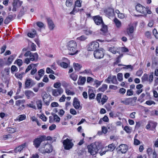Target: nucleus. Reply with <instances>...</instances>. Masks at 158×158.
Instances as JSON below:
<instances>
[{
	"mask_svg": "<svg viewBox=\"0 0 158 158\" xmlns=\"http://www.w3.org/2000/svg\"><path fill=\"white\" fill-rule=\"evenodd\" d=\"M101 143L98 142H95L87 146L88 152L92 155L96 154L98 150L101 147Z\"/></svg>",
	"mask_w": 158,
	"mask_h": 158,
	"instance_id": "f257e3e1",
	"label": "nucleus"
},
{
	"mask_svg": "<svg viewBox=\"0 0 158 158\" xmlns=\"http://www.w3.org/2000/svg\"><path fill=\"white\" fill-rule=\"evenodd\" d=\"M67 47L70 55H73L77 54L79 51L77 49V45L75 41L71 40L67 44Z\"/></svg>",
	"mask_w": 158,
	"mask_h": 158,
	"instance_id": "f03ea898",
	"label": "nucleus"
},
{
	"mask_svg": "<svg viewBox=\"0 0 158 158\" xmlns=\"http://www.w3.org/2000/svg\"><path fill=\"white\" fill-rule=\"evenodd\" d=\"M39 150L42 153H50L52 151V148L50 144L46 143L42 145Z\"/></svg>",
	"mask_w": 158,
	"mask_h": 158,
	"instance_id": "7ed1b4c3",
	"label": "nucleus"
},
{
	"mask_svg": "<svg viewBox=\"0 0 158 158\" xmlns=\"http://www.w3.org/2000/svg\"><path fill=\"white\" fill-rule=\"evenodd\" d=\"M24 56L25 57L24 60V62L27 64H28L31 61L30 60L31 58V52L30 51H27L24 54H21L19 56V57L20 58H23Z\"/></svg>",
	"mask_w": 158,
	"mask_h": 158,
	"instance_id": "20e7f679",
	"label": "nucleus"
},
{
	"mask_svg": "<svg viewBox=\"0 0 158 158\" xmlns=\"http://www.w3.org/2000/svg\"><path fill=\"white\" fill-rule=\"evenodd\" d=\"M108 99V98L105 95H102L101 94H98L96 97V99L98 103H101L102 105H103L106 102Z\"/></svg>",
	"mask_w": 158,
	"mask_h": 158,
	"instance_id": "39448f33",
	"label": "nucleus"
},
{
	"mask_svg": "<svg viewBox=\"0 0 158 158\" xmlns=\"http://www.w3.org/2000/svg\"><path fill=\"white\" fill-rule=\"evenodd\" d=\"M63 143L64 149L67 150L71 149L74 145L72 140L68 138L64 140L63 142Z\"/></svg>",
	"mask_w": 158,
	"mask_h": 158,
	"instance_id": "423d86ee",
	"label": "nucleus"
},
{
	"mask_svg": "<svg viewBox=\"0 0 158 158\" xmlns=\"http://www.w3.org/2000/svg\"><path fill=\"white\" fill-rule=\"evenodd\" d=\"M45 137L44 136H40L35 139L33 141V145L36 148H38L41 143L45 139Z\"/></svg>",
	"mask_w": 158,
	"mask_h": 158,
	"instance_id": "0eeeda50",
	"label": "nucleus"
},
{
	"mask_svg": "<svg viewBox=\"0 0 158 158\" xmlns=\"http://www.w3.org/2000/svg\"><path fill=\"white\" fill-rule=\"evenodd\" d=\"M99 47V44L96 41H93L89 44L87 47V49L89 51H93L98 48Z\"/></svg>",
	"mask_w": 158,
	"mask_h": 158,
	"instance_id": "6e6552de",
	"label": "nucleus"
},
{
	"mask_svg": "<svg viewBox=\"0 0 158 158\" xmlns=\"http://www.w3.org/2000/svg\"><path fill=\"white\" fill-rule=\"evenodd\" d=\"M136 27V25L133 23H131L128 25L126 29V31L128 35H131L134 32Z\"/></svg>",
	"mask_w": 158,
	"mask_h": 158,
	"instance_id": "1a4fd4ad",
	"label": "nucleus"
},
{
	"mask_svg": "<svg viewBox=\"0 0 158 158\" xmlns=\"http://www.w3.org/2000/svg\"><path fill=\"white\" fill-rule=\"evenodd\" d=\"M105 81L107 83H111L115 84H117L118 83L115 76L109 75L108 78L105 80Z\"/></svg>",
	"mask_w": 158,
	"mask_h": 158,
	"instance_id": "9d476101",
	"label": "nucleus"
},
{
	"mask_svg": "<svg viewBox=\"0 0 158 158\" xmlns=\"http://www.w3.org/2000/svg\"><path fill=\"white\" fill-rule=\"evenodd\" d=\"M135 9L138 12L146 15V8L141 5L139 4H137L135 6Z\"/></svg>",
	"mask_w": 158,
	"mask_h": 158,
	"instance_id": "9b49d317",
	"label": "nucleus"
},
{
	"mask_svg": "<svg viewBox=\"0 0 158 158\" xmlns=\"http://www.w3.org/2000/svg\"><path fill=\"white\" fill-rule=\"evenodd\" d=\"M94 57L97 59H101L104 56V52L102 49L97 50L94 52Z\"/></svg>",
	"mask_w": 158,
	"mask_h": 158,
	"instance_id": "f8f14e48",
	"label": "nucleus"
},
{
	"mask_svg": "<svg viewBox=\"0 0 158 158\" xmlns=\"http://www.w3.org/2000/svg\"><path fill=\"white\" fill-rule=\"evenodd\" d=\"M64 92V90L61 88L57 89H53L52 90V94L53 96L57 97L60 95Z\"/></svg>",
	"mask_w": 158,
	"mask_h": 158,
	"instance_id": "ddd939ff",
	"label": "nucleus"
},
{
	"mask_svg": "<svg viewBox=\"0 0 158 158\" xmlns=\"http://www.w3.org/2000/svg\"><path fill=\"white\" fill-rule=\"evenodd\" d=\"M115 148V146L114 144L113 143L110 144L108 146L105 147V148L106 150L102 152H101L100 155L102 156L105 154L106 152L108 151H112Z\"/></svg>",
	"mask_w": 158,
	"mask_h": 158,
	"instance_id": "4468645a",
	"label": "nucleus"
},
{
	"mask_svg": "<svg viewBox=\"0 0 158 158\" xmlns=\"http://www.w3.org/2000/svg\"><path fill=\"white\" fill-rule=\"evenodd\" d=\"M35 83L31 79H27L25 82V88H30L35 85Z\"/></svg>",
	"mask_w": 158,
	"mask_h": 158,
	"instance_id": "2eb2a0df",
	"label": "nucleus"
},
{
	"mask_svg": "<svg viewBox=\"0 0 158 158\" xmlns=\"http://www.w3.org/2000/svg\"><path fill=\"white\" fill-rule=\"evenodd\" d=\"M117 149L118 151L122 153H126L128 149V147L127 145L124 144H121L118 147Z\"/></svg>",
	"mask_w": 158,
	"mask_h": 158,
	"instance_id": "dca6fc26",
	"label": "nucleus"
},
{
	"mask_svg": "<svg viewBox=\"0 0 158 158\" xmlns=\"http://www.w3.org/2000/svg\"><path fill=\"white\" fill-rule=\"evenodd\" d=\"M73 103V106L76 109H81L82 107L80 105V102L77 98H74Z\"/></svg>",
	"mask_w": 158,
	"mask_h": 158,
	"instance_id": "f3484780",
	"label": "nucleus"
},
{
	"mask_svg": "<svg viewBox=\"0 0 158 158\" xmlns=\"http://www.w3.org/2000/svg\"><path fill=\"white\" fill-rule=\"evenodd\" d=\"M157 125L156 123L149 122L146 126V128L149 130H153L155 128Z\"/></svg>",
	"mask_w": 158,
	"mask_h": 158,
	"instance_id": "a211bd4d",
	"label": "nucleus"
},
{
	"mask_svg": "<svg viewBox=\"0 0 158 158\" xmlns=\"http://www.w3.org/2000/svg\"><path fill=\"white\" fill-rule=\"evenodd\" d=\"M93 18L95 23L97 25H99L103 23L102 18L99 16H94Z\"/></svg>",
	"mask_w": 158,
	"mask_h": 158,
	"instance_id": "6ab92c4d",
	"label": "nucleus"
},
{
	"mask_svg": "<svg viewBox=\"0 0 158 158\" xmlns=\"http://www.w3.org/2000/svg\"><path fill=\"white\" fill-rule=\"evenodd\" d=\"M38 75L35 76V78L37 81H39L42 77L44 75V71L43 69L39 70L38 72Z\"/></svg>",
	"mask_w": 158,
	"mask_h": 158,
	"instance_id": "aec40b11",
	"label": "nucleus"
},
{
	"mask_svg": "<svg viewBox=\"0 0 158 158\" xmlns=\"http://www.w3.org/2000/svg\"><path fill=\"white\" fill-rule=\"evenodd\" d=\"M47 19L48 28L49 30H53L55 27V25L51 19L50 18H48Z\"/></svg>",
	"mask_w": 158,
	"mask_h": 158,
	"instance_id": "412c9836",
	"label": "nucleus"
},
{
	"mask_svg": "<svg viewBox=\"0 0 158 158\" xmlns=\"http://www.w3.org/2000/svg\"><path fill=\"white\" fill-rule=\"evenodd\" d=\"M86 81L85 77L80 76L77 81V83L79 85H83Z\"/></svg>",
	"mask_w": 158,
	"mask_h": 158,
	"instance_id": "4be33fe9",
	"label": "nucleus"
},
{
	"mask_svg": "<svg viewBox=\"0 0 158 158\" xmlns=\"http://www.w3.org/2000/svg\"><path fill=\"white\" fill-rule=\"evenodd\" d=\"M27 146L26 143H24L21 145L17 147L15 149V152H20L23 149Z\"/></svg>",
	"mask_w": 158,
	"mask_h": 158,
	"instance_id": "5701e85b",
	"label": "nucleus"
},
{
	"mask_svg": "<svg viewBox=\"0 0 158 158\" xmlns=\"http://www.w3.org/2000/svg\"><path fill=\"white\" fill-rule=\"evenodd\" d=\"M31 61H37L38 59L39 55L37 53H32L31 52Z\"/></svg>",
	"mask_w": 158,
	"mask_h": 158,
	"instance_id": "b1692460",
	"label": "nucleus"
},
{
	"mask_svg": "<svg viewBox=\"0 0 158 158\" xmlns=\"http://www.w3.org/2000/svg\"><path fill=\"white\" fill-rule=\"evenodd\" d=\"M24 94L25 95L28 97V99L31 97H34L35 95V94L33 92L29 90L25 91Z\"/></svg>",
	"mask_w": 158,
	"mask_h": 158,
	"instance_id": "393cba45",
	"label": "nucleus"
},
{
	"mask_svg": "<svg viewBox=\"0 0 158 158\" xmlns=\"http://www.w3.org/2000/svg\"><path fill=\"white\" fill-rule=\"evenodd\" d=\"M104 12L107 16L112 15L114 13V10L111 8H108L105 10Z\"/></svg>",
	"mask_w": 158,
	"mask_h": 158,
	"instance_id": "a878e982",
	"label": "nucleus"
},
{
	"mask_svg": "<svg viewBox=\"0 0 158 158\" xmlns=\"http://www.w3.org/2000/svg\"><path fill=\"white\" fill-rule=\"evenodd\" d=\"M132 101V98H126L124 100H122L121 102L125 104L126 105H129Z\"/></svg>",
	"mask_w": 158,
	"mask_h": 158,
	"instance_id": "bb28decb",
	"label": "nucleus"
},
{
	"mask_svg": "<svg viewBox=\"0 0 158 158\" xmlns=\"http://www.w3.org/2000/svg\"><path fill=\"white\" fill-rule=\"evenodd\" d=\"M114 22L117 28H120L122 27L121 22L117 18H115L114 20Z\"/></svg>",
	"mask_w": 158,
	"mask_h": 158,
	"instance_id": "cd10ccee",
	"label": "nucleus"
},
{
	"mask_svg": "<svg viewBox=\"0 0 158 158\" xmlns=\"http://www.w3.org/2000/svg\"><path fill=\"white\" fill-rule=\"evenodd\" d=\"M23 3V2L19 0H14L12 4L15 5L17 8L20 6Z\"/></svg>",
	"mask_w": 158,
	"mask_h": 158,
	"instance_id": "c85d7f7f",
	"label": "nucleus"
},
{
	"mask_svg": "<svg viewBox=\"0 0 158 158\" xmlns=\"http://www.w3.org/2000/svg\"><path fill=\"white\" fill-rule=\"evenodd\" d=\"M66 60H67L66 61L67 63H65L64 62H62L60 63V65L64 68H66L68 67L69 64L70 62L66 58Z\"/></svg>",
	"mask_w": 158,
	"mask_h": 158,
	"instance_id": "c756f323",
	"label": "nucleus"
},
{
	"mask_svg": "<svg viewBox=\"0 0 158 158\" xmlns=\"http://www.w3.org/2000/svg\"><path fill=\"white\" fill-rule=\"evenodd\" d=\"M102 27L101 29V31H102L101 33L103 34H104L107 31V26L104 24L103 23H102Z\"/></svg>",
	"mask_w": 158,
	"mask_h": 158,
	"instance_id": "7c9ffc66",
	"label": "nucleus"
},
{
	"mask_svg": "<svg viewBox=\"0 0 158 158\" xmlns=\"http://www.w3.org/2000/svg\"><path fill=\"white\" fill-rule=\"evenodd\" d=\"M36 105L38 109L41 110L42 107V102L41 100H38L36 102Z\"/></svg>",
	"mask_w": 158,
	"mask_h": 158,
	"instance_id": "2f4dec72",
	"label": "nucleus"
},
{
	"mask_svg": "<svg viewBox=\"0 0 158 158\" xmlns=\"http://www.w3.org/2000/svg\"><path fill=\"white\" fill-rule=\"evenodd\" d=\"M26 118V115L24 114L20 115L16 118L15 120H18L19 122H20L25 119Z\"/></svg>",
	"mask_w": 158,
	"mask_h": 158,
	"instance_id": "473e14b6",
	"label": "nucleus"
},
{
	"mask_svg": "<svg viewBox=\"0 0 158 158\" xmlns=\"http://www.w3.org/2000/svg\"><path fill=\"white\" fill-rule=\"evenodd\" d=\"M73 67L76 70L79 71L82 68V66L78 63H74L73 64Z\"/></svg>",
	"mask_w": 158,
	"mask_h": 158,
	"instance_id": "72a5a7b5",
	"label": "nucleus"
},
{
	"mask_svg": "<svg viewBox=\"0 0 158 158\" xmlns=\"http://www.w3.org/2000/svg\"><path fill=\"white\" fill-rule=\"evenodd\" d=\"M38 64H31L30 65H29L27 69H26L25 70V73H27L30 70L32 69L33 68L34 66H37Z\"/></svg>",
	"mask_w": 158,
	"mask_h": 158,
	"instance_id": "f704fd0d",
	"label": "nucleus"
},
{
	"mask_svg": "<svg viewBox=\"0 0 158 158\" xmlns=\"http://www.w3.org/2000/svg\"><path fill=\"white\" fill-rule=\"evenodd\" d=\"M81 73L84 74L89 75L92 74V72L91 69H88L84 70Z\"/></svg>",
	"mask_w": 158,
	"mask_h": 158,
	"instance_id": "c9c22d12",
	"label": "nucleus"
},
{
	"mask_svg": "<svg viewBox=\"0 0 158 158\" xmlns=\"http://www.w3.org/2000/svg\"><path fill=\"white\" fill-rule=\"evenodd\" d=\"M73 4V0H67L66 5L67 7H71Z\"/></svg>",
	"mask_w": 158,
	"mask_h": 158,
	"instance_id": "e433bc0d",
	"label": "nucleus"
},
{
	"mask_svg": "<svg viewBox=\"0 0 158 158\" xmlns=\"http://www.w3.org/2000/svg\"><path fill=\"white\" fill-rule=\"evenodd\" d=\"M107 85L106 84L103 85L102 86L99 88V90L100 91L104 92L107 89Z\"/></svg>",
	"mask_w": 158,
	"mask_h": 158,
	"instance_id": "4c0bfd02",
	"label": "nucleus"
},
{
	"mask_svg": "<svg viewBox=\"0 0 158 158\" xmlns=\"http://www.w3.org/2000/svg\"><path fill=\"white\" fill-rule=\"evenodd\" d=\"M142 81L143 82H145L146 81H148V75L147 73L144 74L143 77H142Z\"/></svg>",
	"mask_w": 158,
	"mask_h": 158,
	"instance_id": "58836bf2",
	"label": "nucleus"
},
{
	"mask_svg": "<svg viewBox=\"0 0 158 158\" xmlns=\"http://www.w3.org/2000/svg\"><path fill=\"white\" fill-rule=\"evenodd\" d=\"M65 92L67 95H73L75 94L74 92L70 91L67 88L65 89Z\"/></svg>",
	"mask_w": 158,
	"mask_h": 158,
	"instance_id": "ea45409f",
	"label": "nucleus"
},
{
	"mask_svg": "<svg viewBox=\"0 0 158 158\" xmlns=\"http://www.w3.org/2000/svg\"><path fill=\"white\" fill-rule=\"evenodd\" d=\"M41 96L42 97L43 101H44V100L48 98V95L46 92L44 91L42 92Z\"/></svg>",
	"mask_w": 158,
	"mask_h": 158,
	"instance_id": "a19ab883",
	"label": "nucleus"
},
{
	"mask_svg": "<svg viewBox=\"0 0 158 158\" xmlns=\"http://www.w3.org/2000/svg\"><path fill=\"white\" fill-rule=\"evenodd\" d=\"M60 120V118L56 114H55L53 115V120L56 123H58Z\"/></svg>",
	"mask_w": 158,
	"mask_h": 158,
	"instance_id": "79ce46f5",
	"label": "nucleus"
},
{
	"mask_svg": "<svg viewBox=\"0 0 158 158\" xmlns=\"http://www.w3.org/2000/svg\"><path fill=\"white\" fill-rule=\"evenodd\" d=\"M27 106L33 109L36 110V107L34 104V103L33 102H31L30 103L27 104Z\"/></svg>",
	"mask_w": 158,
	"mask_h": 158,
	"instance_id": "37998d69",
	"label": "nucleus"
},
{
	"mask_svg": "<svg viewBox=\"0 0 158 158\" xmlns=\"http://www.w3.org/2000/svg\"><path fill=\"white\" fill-rule=\"evenodd\" d=\"M109 51L113 54H115L117 52V49L116 48L113 47L110 48Z\"/></svg>",
	"mask_w": 158,
	"mask_h": 158,
	"instance_id": "c03bdc74",
	"label": "nucleus"
},
{
	"mask_svg": "<svg viewBox=\"0 0 158 158\" xmlns=\"http://www.w3.org/2000/svg\"><path fill=\"white\" fill-rule=\"evenodd\" d=\"M77 75L74 74L72 73L70 75V77L74 81H76L77 78Z\"/></svg>",
	"mask_w": 158,
	"mask_h": 158,
	"instance_id": "a18cd8bd",
	"label": "nucleus"
},
{
	"mask_svg": "<svg viewBox=\"0 0 158 158\" xmlns=\"http://www.w3.org/2000/svg\"><path fill=\"white\" fill-rule=\"evenodd\" d=\"M87 39V37L85 35H82L79 37L77 38V40L81 41L85 40Z\"/></svg>",
	"mask_w": 158,
	"mask_h": 158,
	"instance_id": "49530a36",
	"label": "nucleus"
},
{
	"mask_svg": "<svg viewBox=\"0 0 158 158\" xmlns=\"http://www.w3.org/2000/svg\"><path fill=\"white\" fill-rule=\"evenodd\" d=\"M124 130L127 133H130L132 130V128L128 126H125Z\"/></svg>",
	"mask_w": 158,
	"mask_h": 158,
	"instance_id": "de8ad7c7",
	"label": "nucleus"
},
{
	"mask_svg": "<svg viewBox=\"0 0 158 158\" xmlns=\"http://www.w3.org/2000/svg\"><path fill=\"white\" fill-rule=\"evenodd\" d=\"M24 74V73L23 72L21 73H17L15 74V76L17 78L21 79L23 77V75Z\"/></svg>",
	"mask_w": 158,
	"mask_h": 158,
	"instance_id": "09e8293b",
	"label": "nucleus"
},
{
	"mask_svg": "<svg viewBox=\"0 0 158 158\" xmlns=\"http://www.w3.org/2000/svg\"><path fill=\"white\" fill-rule=\"evenodd\" d=\"M82 2V1L80 0H77L75 2L74 7H81Z\"/></svg>",
	"mask_w": 158,
	"mask_h": 158,
	"instance_id": "8fccbe9b",
	"label": "nucleus"
},
{
	"mask_svg": "<svg viewBox=\"0 0 158 158\" xmlns=\"http://www.w3.org/2000/svg\"><path fill=\"white\" fill-rule=\"evenodd\" d=\"M79 10V9H77L75 7H74L73 10L70 13V14L75 15Z\"/></svg>",
	"mask_w": 158,
	"mask_h": 158,
	"instance_id": "3c124183",
	"label": "nucleus"
},
{
	"mask_svg": "<svg viewBox=\"0 0 158 158\" xmlns=\"http://www.w3.org/2000/svg\"><path fill=\"white\" fill-rule=\"evenodd\" d=\"M25 101L24 100H17L15 102V104L17 106H20L21 104H23L24 103Z\"/></svg>",
	"mask_w": 158,
	"mask_h": 158,
	"instance_id": "603ef678",
	"label": "nucleus"
},
{
	"mask_svg": "<svg viewBox=\"0 0 158 158\" xmlns=\"http://www.w3.org/2000/svg\"><path fill=\"white\" fill-rule=\"evenodd\" d=\"M37 66H35L33 67L32 69V70L31 71L30 74L31 75H34L36 72L37 70L36 69V67Z\"/></svg>",
	"mask_w": 158,
	"mask_h": 158,
	"instance_id": "864d4df0",
	"label": "nucleus"
},
{
	"mask_svg": "<svg viewBox=\"0 0 158 158\" xmlns=\"http://www.w3.org/2000/svg\"><path fill=\"white\" fill-rule=\"evenodd\" d=\"M153 72L151 73L149 76H148V81H149L150 83L152 82L153 81Z\"/></svg>",
	"mask_w": 158,
	"mask_h": 158,
	"instance_id": "5fc2aeb1",
	"label": "nucleus"
},
{
	"mask_svg": "<svg viewBox=\"0 0 158 158\" xmlns=\"http://www.w3.org/2000/svg\"><path fill=\"white\" fill-rule=\"evenodd\" d=\"M117 78L118 80L119 81H121L123 79V75L122 73H119L117 74Z\"/></svg>",
	"mask_w": 158,
	"mask_h": 158,
	"instance_id": "6e6d98bb",
	"label": "nucleus"
},
{
	"mask_svg": "<svg viewBox=\"0 0 158 158\" xmlns=\"http://www.w3.org/2000/svg\"><path fill=\"white\" fill-rule=\"evenodd\" d=\"M15 63L17 64L19 66H21L23 64V61L21 59H18L15 60Z\"/></svg>",
	"mask_w": 158,
	"mask_h": 158,
	"instance_id": "4d7b16f0",
	"label": "nucleus"
},
{
	"mask_svg": "<svg viewBox=\"0 0 158 158\" xmlns=\"http://www.w3.org/2000/svg\"><path fill=\"white\" fill-rule=\"evenodd\" d=\"M46 72L48 74L51 73L54 74L55 72L51 69L49 67H47L46 70Z\"/></svg>",
	"mask_w": 158,
	"mask_h": 158,
	"instance_id": "13d9d810",
	"label": "nucleus"
},
{
	"mask_svg": "<svg viewBox=\"0 0 158 158\" xmlns=\"http://www.w3.org/2000/svg\"><path fill=\"white\" fill-rule=\"evenodd\" d=\"M124 68L129 69L130 71H132L134 67L131 65H125Z\"/></svg>",
	"mask_w": 158,
	"mask_h": 158,
	"instance_id": "bf43d9fd",
	"label": "nucleus"
},
{
	"mask_svg": "<svg viewBox=\"0 0 158 158\" xmlns=\"http://www.w3.org/2000/svg\"><path fill=\"white\" fill-rule=\"evenodd\" d=\"M61 86L60 82H57L54 84L53 86L55 88H59Z\"/></svg>",
	"mask_w": 158,
	"mask_h": 158,
	"instance_id": "052dcab7",
	"label": "nucleus"
},
{
	"mask_svg": "<svg viewBox=\"0 0 158 158\" xmlns=\"http://www.w3.org/2000/svg\"><path fill=\"white\" fill-rule=\"evenodd\" d=\"M89 98L90 99H93L95 97V94L93 93H90V92L89 93Z\"/></svg>",
	"mask_w": 158,
	"mask_h": 158,
	"instance_id": "680f3d73",
	"label": "nucleus"
},
{
	"mask_svg": "<svg viewBox=\"0 0 158 158\" xmlns=\"http://www.w3.org/2000/svg\"><path fill=\"white\" fill-rule=\"evenodd\" d=\"M143 73V71L141 69H139L136 73V75L138 76H140Z\"/></svg>",
	"mask_w": 158,
	"mask_h": 158,
	"instance_id": "e2e57ef3",
	"label": "nucleus"
},
{
	"mask_svg": "<svg viewBox=\"0 0 158 158\" xmlns=\"http://www.w3.org/2000/svg\"><path fill=\"white\" fill-rule=\"evenodd\" d=\"M10 133H13L16 131V129L13 128H9L7 130Z\"/></svg>",
	"mask_w": 158,
	"mask_h": 158,
	"instance_id": "0e129e2a",
	"label": "nucleus"
},
{
	"mask_svg": "<svg viewBox=\"0 0 158 158\" xmlns=\"http://www.w3.org/2000/svg\"><path fill=\"white\" fill-rule=\"evenodd\" d=\"M18 69L15 65H12L11 68V71L12 73L15 71L16 70L17 71Z\"/></svg>",
	"mask_w": 158,
	"mask_h": 158,
	"instance_id": "69168bd1",
	"label": "nucleus"
},
{
	"mask_svg": "<svg viewBox=\"0 0 158 158\" xmlns=\"http://www.w3.org/2000/svg\"><path fill=\"white\" fill-rule=\"evenodd\" d=\"M59 106L58 103L56 102H53L51 104V106L52 107H56Z\"/></svg>",
	"mask_w": 158,
	"mask_h": 158,
	"instance_id": "338daca9",
	"label": "nucleus"
},
{
	"mask_svg": "<svg viewBox=\"0 0 158 158\" xmlns=\"http://www.w3.org/2000/svg\"><path fill=\"white\" fill-rule=\"evenodd\" d=\"M153 33L155 37L158 39V33L156 29L154 28L153 30Z\"/></svg>",
	"mask_w": 158,
	"mask_h": 158,
	"instance_id": "774afa93",
	"label": "nucleus"
}]
</instances>
